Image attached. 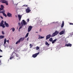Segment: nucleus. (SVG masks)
Returning a JSON list of instances; mask_svg holds the SVG:
<instances>
[{"mask_svg":"<svg viewBox=\"0 0 73 73\" xmlns=\"http://www.w3.org/2000/svg\"><path fill=\"white\" fill-rule=\"evenodd\" d=\"M23 22H21V26L19 28V29H21L22 28V26H23V25H27V23L25 22V20H22Z\"/></svg>","mask_w":73,"mask_h":73,"instance_id":"obj_1","label":"nucleus"},{"mask_svg":"<svg viewBox=\"0 0 73 73\" xmlns=\"http://www.w3.org/2000/svg\"><path fill=\"white\" fill-rule=\"evenodd\" d=\"M25 39V37H24L23 38L21 37L19 39V40L17 41L16 43V44H18V43H20V42H23V41Z\"/></svg>","mask_w":73,"mask_h":73,"instance_id":"obj_2","label":"nucleus"},{"mask_svg":"<svg viewBox=\"0 0 73 73\" xmlns=\"http://www.w3.org/2000/svg\"><path fill=\"white\" fill-rule=\"evenodd\" d=\"M0 2L2 3H4V4H6V5H8V2L7 1L5 0H1L0 1Z\"/></svg>","mask_w":73,"mask_h":73,"instance_id":"obj_3","label":"nucleus"},{"mask_svg":"<svg viewBox=\"0 0 73 73\" xmlns=\"http://www.w3.org/2000/svg\"><path fill=\"white\" fill-rule=\"evenodd\" d=\"M59 33V32L57 31H56L54 33H53L51 36L52 37H54L55 36L57 35Z\"/></svg>","mask_w":73,"mask_h":73,"instance_id":"obj_4","label":"nucleus"},{"mask_svg":"<svg viewBox=\"0 0 73 73\" xmlns=\"http://www.w3.org/2000/svg\"><path fill=\"white\" fill-rule=\"evenodd\" d=\"M4 21L2 20L1 23H0V27H2L3 28H5V25L4 24Z\"/></svg>","mask_w":73,"mask_h":73,"instance_id":"obj_5","label":"nucleus"},{"mask_svg":"<svg viewBox=\"0 0 73 73\" xmlns=\"http://www.w3.org/2000/svg\"><path fill=\"white\" fill-rule=\"evenodd\" d=\"M40 54V52H38L37 53H36L35 54L33 55L32 57H33V58H36V57L37 56V55Z\"/></svg>","mask_w":73,"mask_h":73,"instance_id":"obj_6","label":"nucleus"},{"mask_svg":"<svg viewBox=\"0 0 73 73\" xmlns=\"http://www.w3.org/2000/svg\"><path fill=\"white\" fill-rule=\"evenodd\" d=\"M31 10H30V8L28 7L27 9H26V13H29L31 12Z\"/></svg>","mask_w":73,"mask_h":73,"instance_id":"obj_7","label":"nucleus"},{"mask_svg":"<svg viewBox=\"0 0 73 73\" xmlns=\"http://www.w3.org/2000/svg\"><path fill=\"white\" fill-rule=\"evenodd\" d=\"M33 27L32 26H29V27L28 29V32H31V31L32 30V29Z\"/></svg>","mask_w":73,"mask_h":73,"instance_id":"obj_8","label":"nucleus"},{"mask_svg":"<svg viewBox=\"0 0 73 73\" xmlns=\"http://www.w3.org/2000/svg\"><path fill=\"white\" fill-rule=\"evenodd\" d=\"M7 16H8L9 17H12V14L9 12H8L7 13Z\"/></svg>","mask_w":73,"mask_h":73,"instance_id":"obj_9","label":"nucleus"},{"mask_svg":"<svg viewBox=\"0 0 73 73\" xmlns=\"http://www.w3.org/2000/svg\"><path fill=\"white\" fill-rule=\"evenodd\" d=\"M72 46V44H65V46H70V47H71Z\"/></svg>","mask_w":73,"mask_h":73,"instance_id":"obj_10","label":"nucleus"},{"mask_svg":"<svg viewBox=\"0 0 73 73\" xmlns=\"http://www.w3.org/2000/svg\"><path fill=\"white\" fill-rule=\"evenodd\" d=\"M65 31H62L59 33V35H62L64 34V33H65Z\"/></svg>","mask_w":73,"mask_h":73,"instance_id":"obj_11","label":"nucleus"},{"mask_svg":"<svg viewBox=\"0 0 73 73\" xmlns=\"http://www.w3.org/2000/svg\"><path fill=\"white\" fill-rule=\"evenodd\" d=\"M4 24H5V27H9V24L7 23V22H6V21H5L4 22Z\"/></svg>","mask_w":73,"mask_h":73,"instance_id":"obj_12","label":"nucleus"},{"mask_svg":"<svg viewBox=\"0 0 73 73\" xmlns=\"http://www.w3.org/2000/svg\"><path fill=\"white\" fill-rule=\"evenodd\" d=\"M50 34H49V35H47L46 36V40H48V39H49L50 37Z\"/></svg>","mask_w":73,"mask_h":73,"instance_id":"obj_13","label":"nucleus"},{"mask_svg":"<svg viewBox=\"0 0 73 73\" xmlns=\"http://www.w3.org/2000/svg\"><path fill=\"white\" fill-rule=\"evenodd\" d=\"M18 17L19 21H20V20H21V17H22V16L20 15H18Z\"/></svg>","mask_w":73,"mask_h":73,"instance_id":"obj_14","label":"nucleus"},{"mask_svg":"<svg viewBox=\"0 0 73 73\" xmlns=\"http://www.w3.org/2000/svg\"><path fill=\"white\" fill-rule=\"evenodd\" d=\"M15 54L16 55V56L17 57H19V54H17L15 53H14V52H13L12 53V54L11 56H13V55L14 54Z\"/></svg>","mask_w":73,"mask_h":73,"instance_id":"obj_15","label":"nucleus"},{"mask_svg":"<svg viewBox=\"0 0 73 73\" xmlns=\"http://www.w3.org/2000/svg\"><path fill=\"white\" fill-rule=\"evenodd\" d=\"M57 39L56 38H55V40H52V44H54V42H55L56 41H57Z\"/></svg>","mask_w":73,"mask_h":73,"instance_id":"obj_16","label":"nucleus"},{"mask_svg":"<svg viewBox=\"0 0 73 73\" xmlns=\"http://www.w3.org/2000/svg\"><path fill=\"white\" fill-rule=\"evenodd\" d=\"M64 21H63L61 26V28H63V27H64Z\"/></svg>","mask_w":73,"mask_h":73,"instance_id":"obj_17","label":"nucleus"},{"mask_svg":"<svg viewBox=\"0 0 73 73\" xmlns=\"http://www.w3.org/2000/svg\"><path fill=\"white\" fill-rule=\"evenodd\" d=\"M4 38V35L0 36V39H2V38Z\"/></svg>","mask_w":73,"mask_h":73,"instance_id":"obj_18","label":"nucleus"},{"mask_svg":"<svg viewBox=\"0 0 73 73\" xmlns=\"http://www.w3.org/2000/svg\"><path fill=\"white\" fill-rule=\"evenodd\" d=\"M6 42H7V39L5 38L4 40V45L5 44H6Z\"/></svg>","mask_w":73,"mask_h":73,"instance_id":"obj_19","label":"nucleus"},{"mask_svg":"<svg viewBox=\"0 0 73 73\" xmlns=\"http://www.w3.org/2000/svg\"><path fill=\"white\" fill-rule=\"evenodd\" d=\"M45 44L48 46H49V43H48L46 41L45 42Z\"/></svg>","mask_w":73,"mask_h":73,"instance_id":"obj_20","label":"nucleus"},{"mask_svg":"<svg viewBox=\"0 0 73 73\" xmlns=\"http://www.w3.org/2000/svg\"><path fill=\"white\" fill-rule=\"evenodd\" d=\"M49 41H50V42H52L53 41V38H51L49 39Z\"/></svg>","mask_w":73,"mask_h":73,"instance_id":"obj_21","label":"nucleus"},{"mask_svg":"<svg viewBox=\"0 0 73 73\" xmlns=\"http://www.w3.org/2000/svg\"><path fill=\"white\" fill-rule=\"evenodd\" d=\"M29 35V33H27L25 36V38H27V37Z\"/></svg>","mask_w":73,"mask_h":73,"instance_id":"obj_22","label":"nucleus"},{"mask_svg":"<svg viewBox=\"0 0 73 73\" xmlns=\"http://www.w3.org/2000/svg\"><path fill=\"white\" fill-rule=\"evenodd\" d=\"M12 29L13 32H14L15 31V28H12L11 29V30H12Z\"/></svg>","mask_w":73,"mask_h":73,"instance_id":"obj_23","label":"nucleus"},{"mask_svg":"<svg viewBox=\"0 0 73 73\" xmlns=\"http://www.w3.org/2000/svg\"><path fill=\"white\" fill-rule=\"evenodd\" d=\"M3 15L4 16H5L6 17H7V15H6V14H5V13H3Z\"/></svg>","mask_w":73,"mask_h":73,"instance_id":"obj_24","label":"nucleus"},{"mask_svg":"<svg viewBox=\"0 0 73 73\" xmlns=\"http://www.w3.org/2000/svg\"><path fill=\"white\" fill-rule=\"evenodd\" d=\"M1 7L2 8V9H4V6H3V5H1Z\"/></svg>","mask_w":73,"mask_h":73,"instance_id":"obj_25","label":"nucleus"},{"mask_svg":"<svg viewBox=\"0 0 73 73\" xmlns=\"http://www.w3.org/2000/svg\"><path fill=\"white\" fill-rule=\"evenodd\" d=\"M39 49H40V47H39L37 46L36 47V50H38Z\"/></svg>","mask_w":73,"mask_h":73,"instance_id":"obj_26","label":"nucleus"},{"mask_svg":"<svg viewBox=\"0 0 73 73\" xmlns=\"http://www.w3.org/2000/svg\"><path fill=\"white\" fill-rule=\"evenodd\" d=\"M13 57H14V55L13 56H12L10 57V60H12V58H13Z\"/></svg>","mask_w":73,"mask_h":73,"instance_id":"obj_27","label":"nucleus"},{"mask_svg":"<svg viewBox=\"0 0 73 73\" xmlns=\"http://www.w3.org/2000/svg\"><path fill=\"white\" fill-rule=\"evenodd\" d=\"M2 35H5V33H4V32L3 31H2Z\"/></svg>","mask_w":73,"mask_h":73,"instance_id":"obj_28","label":"nucleus"},{"mask_svg":"<svg viewBox=\"0 0 73 73\" xmlns=\"http://www.w3.org/2000/svg\"><path fill=\"white\" fill-rule=\"evenodd\" d=\"M30 48H32V47L33 45H32L31 44H30Z\"/></svg>","mask_w":73,"mask_h":73,"instance_id":"obj_29","label":"nucleus"},{"mask_svg":"<svg viewBox=\"0 0 73 73\" xmlns=\"http://www.w3.org/2000/svg\"><path fill=\"white\" fill-rule=\"evenodd\" d=\"M4 12H5V11H0V13H3H3H4Z\"/></svg>","mask_w":73,"mask_h":73,"instance_id":"obj_30","label":"nucleus"},{"mask_svg":"<svg viewBox=\"0 0 73 73\" xmlns=\"http://www.w3.org/2000/svg\"><path fill=\"white\" fill-rule=\"evenodd\" d=\"M44 38V36H41L40 37V39H42V38Z\"/></svg>","mask_w":73,"mask_h":73,"instance_id":"obj_31","label":"nucleus"},{"mask_svg":"<svg viewBox=\"0 0 73 73\" xmlns=\"http://www.w3.org/2000/svg\"><path fill=\"white\" fill-rule=\"evenodd\" d=\"M23 6L27 7H28V5H24Z\"/></svg>","mask_w":73,"mask_h":73,"instance_id":"obj_32","label":"nucleus"},{"mask_svg":"<svg viewBox=\"0 0 73 73\" xmlns=\"http://www.w3.org/2000/svg\"><path fill=\"white\" fill-rule=\"evenodd\" d=\"M3 9L1 7L0 8V11H2V10H3Z\"/></svg>","mask_w":73,"mask_h":73,"instance_id":"obj_33","label":"nucleus"},{"mask_svg":"<svg viewBox=\"0 0 73 73\" xmlns=\"http://www.w3.org/2000/svg\"><path fill=\"white\" fill-rule=\"evenodd\" d=\"M18 25L19 26H20H20H21V25L20 24V23H18Z\"/></svg>","mask_w":73,"mask_h":73,"instance_id":"obj_34","label":"nucleus"},{"mask_svg":"<svg viewBox=\"0 0 73 73\" xmlns=\"http://www.w3.org/2000/svg\"><path fill=\"white\" fill-rule=\"evenodd\" d=\"M27 22H29V19H27Z\"/></svg>","mask_w":73,"mask_h":73,"instance_id":"obj_35","label":"nucleus"},{"mask_svg":"<svg viewBox=\"0 0 73 73\" xmlns=\"http://www.w3.org/2000/svg\"><path fill=\"white\" fill-rule=\"evenodd\" d=\"M70 25H73V23H70Z\"/></svg>","mask_w":73,"mask_h":73,"instance_id":"obj_36","label":"nucleus"},{"mask_svg":"<svg viewBox=\"0 0 73 73\" xmlns=\"http://www.w3.org/2000/svg\"><path fill=\"white\" fill-rule=\"evenodd\" d=\"M29 40V37H28L27 39V41H28Z\"/></svg>","mask_w":73,"mask_h":73,"instance_id":"obj_37","label":"nucleus"},{"mask_svg":"<svg viewBox=\"0 0 73 73\" xmlns=\"http://www.w3.org/2000/svg\"><path fill=\"white\" fill-rule=\"evenodd\" d=\"M1 18H2V19H3V17L2 16H1Z\"/></svg>","mask_w":73,"mask_h":73,"instance_id":"obj_38","label":"nucleus"},{"mask_svg":"<svg viewBox=\"0 0 73 73\" xmlns=\"http://www.w3.org/2000/svg\"><path fill=\"white\" fill-rule=\"evenodd\" d=\"M42 30V29H40V32H41V31Z\"/></svg>","mask_w":73,"mask_h":73,"instance_id":"obj_39","label":"nucleus"},{"mask_svg":"<svg viewBox=\"0 0 73 73\" xmlns=\"http://www.w3.org/2000/svg\"><path fill=\"white\" fill-rule=\"evenodd\" d=\"M0 52H3V50H1V49L0 48Z\"/></svg>","mask_w":73,"mask_h":73,"instance_id":"obj_40","label":"nucleus"},{"mask_svg":"<svg viewBox=\"0 0 73 73\" xmlns=\"http://www.w3.org/2000/svg\"><path fill=\"white\" fill-rule=\"evenodd\" d=\"M7 42H9V40H7Z\"/></svg>","mask_w":73,"mask_h":73,"instance_id":"obj_41","label":"nucleus"},{"mask_svg":"<svg viewBox=\"0 0 73 73\" xmlns=\"http://www.w3.org/2000/svg\"><path fill=\"white\" fill-rule=\"evenodd\" d=\"M3 57V56H0V58H1V57Z\"/></svg>","mask_w":73,"mask_h":73,"instance_id":"obj_42","label":"nucleus"},{"mask_svg":"<svg viewBox=\"0 0 73 73\" xmlns=\"http://www.w3.org/2000/svg\"><path fill=\"white\" fill-rule=\"evenodd\" d=\"M38 38V39H40V37H39Z\"/></svg>","mask_w":73,"mask_h":73,"instance_id":"obj_43","label":"nucleus"},{"mask_svg":"<svg viewBox=\"0 0 73 73\" xmlns=\"http://www.w3.org/2000/svg\"><path fill=\"white\" fill-rule=\"evenodd\" d=\"M19 32L20 31V29H19Z\"/></svg>","mask_w":73,"mask_h":73,"instance_id":"obj_44","label":"nucleus"},{"mask_svg":"<svg viewBox=\"0 0 73 73\" xmlns=\"http://www.w3.org/2000/svg\"><path fill=\"white\" fill-rule=\"evenodd\" d=\"M36 33H37V32H36Z\"/></svg>","mask_w":73,"mask_h":73,"instance_id":"obj_45","label":"nucleus"}]
</instances>
